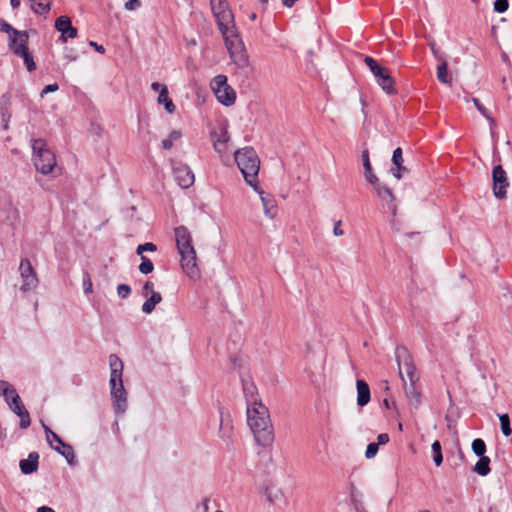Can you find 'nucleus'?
<instances>
[{
  "label": "nucleus",
  "instance_id": "obj_49",
  "mask_svg": "<svg viewBox=\"0 0 512 512\" xmlns=\"http://www.w3.org/2000/svg\"><path fill=\"white\" fill-rule=\"evenodd\" d=\"M0 30L2 32H6V33H10L12 32L13 33V30H15L10 24H8L7 22L5 21H0Z\"/></svg>",
  "mask_w": 512,
  "mask_h": 512
},
{
  "label": "nucleus",
  "instance_id": "obj_31",
  "mask_svg": "<svg viewBox=\"0 0 512 512\" xmlns=\"http://www.w3.org/2000/svg\"><path fill=\"white\" fill-rule=\"evenodd\" d=\"M490 459L487 456H481L479 461L474 466V471L481 475L486 476L490 472Z\"/></svg>",
  "mask_w": 512,
  "mask_h": 512
},
{
  "label": "nucleus",
  "instance_id": "obj_27",
  "mask_svg": "<svg viewBox=\"0 0 512 512\" xmlns=\"http://www.w3.org/2000/svg\"><path fill=\"white\" fill-rule=\"evenodd\" d=\"M361 157H362L363 166H364V169H365V178H366V180L369 183H377V179L378 178L376 177V175L372 171V166H371V163H370L368 150H364L362 152Z\"/></svg>",
  "mask_w": 512,
  "mask_h": 512
},
{
  "label": "nucleus",
  "instance_id": "obj_43",
  "mask_svg": "<svg viewBox=\"0 0 512 512\" xmlns=\"http://www.w3.org/2000/svg\"><path fill=\"white\" fill-rule=\"evenodd\" d=\"M378 449H379L378 444H376V443L368 444L366 452H365L366 458H368V459L373 458L377 454Z\"/></svg>",
  "mask_w": 512,
  "mask_h": 512
},
{
  "label": "nucleus",
  "instance_id": "obj_37",
  "mask_svg": "<svg viewBox=\"0 0 512 512\" xmlns=\"http://www.w3.org/2000/svg\"><path fill=\"white\" fill-rule=\"evenodd\" d=\"M471 447H472L473 452L477 456H479V457L485 456L484 454L486 452V444L482 439L477 438V439L473 440Z\"/></svg>",
  "mask_w": 512,
  "mask_h": 512
},
{
  "label": "nucleus",
  "instance_id": "obj_10",
  "mask_svg": "<svg viewBox=\"0 0 512 512\" xmlns=\"http://www.w3.org/2000/svg\"><path fill=\"white\" fill-rule=\"evenodd\" d=\"M172 168L174 179L181 188H189L194 183V174L189 166L183 163H174Z\"/></svg>",
  "mask_w": 512,
  "mask_h": 512
},
{
  "label": "nucleus",
  "instance_id": "obj_11",
  "mask_svg": "<svg viewBox=\"0 0 512 512\" xmlns=\"http://www.w3.org/2000/svg\"><path fill=\"white\" fill-rule=\"evenodd\" d=\"M110 395L116 413H124L127 408V392L123 383L110 386Z\"/></svg>",
  "mask_w": 512,
  "mask_h": 512
},
{
  "label": "nucleus",
  "instance_id": "obj_34",
  "mask_svg": "<svg viewBox=\"0 0 512 512\" xmlns=\"http://www.w3.org/2000/svg\"><path fill=\"white\" fill-rule=\"evenodd\" d=\"M437 78L441 83L448 84L451 82L448 73V65L446 61H443L440 65L437 66Z\"/></svg>",
  "mask_w": 512,
  "mask_h": 512
},
{
  "label": "nucleus",
  "instance_id": "obj_40",
  "mask_svg": "<svg viewBox=\"0 0 512 512\" xmlns=\"http://www.w3.org/2000/svg\"><path fill=\"white\" fill-rule=\"evenodd\" d=\"M21 52V55H19L20 57L23 58L24 60V63L28 69V71H33L35 70L36 66H35V63L33 61V57L32 55L29 53V51H24L22 48L21 50L19 51Z\"/></svg>",
  "mask_w": 512,
  "mask_h": 512
},
{
  "label": "nucleus",
  "instance_id": "obj_7",
  "mask_svg": "<svg viewBox=\"0 0 512 512\" xmlns=\"http://www.w3.org/2000/svg\"><path fill=\"white\" fill-rule=\"evenodd\" d=\"M210 87L221 104L231 106L235 103L236 93L228 84L225 75L219 74L215 76L210 83Z\"/></svg>",
  "mask_w": 512,
  "mask_h": 512
},
{
  "label": "nucleus",
  "instance_id": "obj_42",
  "mask_svg": "<svg viewBox=\"0 0 512 512\" xmlns=\"http://www.w3.org/2000/svg\"><path fill=\"white\" fill-rule=\"evenodd\" d=\"M157 247L155 244L151 243V242H147L145 244H140L138 247H137V254L139 255H142L143 252L145 251H150V252H154L156 251Z\"/></svg>",
  "mask_w": 512,
  "mask_h": 512
},
{
  "label": "nucleus",
  "instance_id": "obj_26",
  "mask_svg": "<svg viewBox=\"0 0 512 512\" xmlns=\"http://www.w3.org/2000/svg\"><path fill=\"white\" fill-rule=\"evenodd\" d=\"M377 82L386 93H388V94L396 93V90L394 87V80L389 75L387 70L384 71V73L379 78H377Z\"/></svg>",
  "mask_w": 512,
  "mask_h": 512
},
{
  "label": "nucleus",
  "instance_id": "obj_2",
  "mask_svg": "<svg viewBox=\"0 0 512 512\" xmlns=\"http://www.w3.org/2000/svg\"><path fill=\"white\" fill-rule=\"evenodd\" d=\"M247 422L259 446H271L274 441V428L269 411L260 402H254L247 408Z\"/></svg>",
  "mask_w": 512,
  "mask_h": 512
},
{
  "label": "nucleus",
  "instance_id": "obj_59",
  "mask_svg": "<svg viewBox=\"0 0 512 512\" xmlns=\"http://www.w3.org/2000/svg\"><path fill=\"white\" fill-rule=\"evenodd\" d=\"M256 18H257L256 13H251V14L249 15V19H250L251 21H255V20H256Z\"/></svg>",
  "mask_w": 512,
  "mask_h": 512
},
{
  "label": "nucleus",
  "instance_id": "obj_44",
  "mask_svg": "<svg viewBox=\"0 0 512 512\" xmlns=\"http://www.w3.org/2000/svg\"><path fill=\"white\" fill-rule=\"evenodd\" d=\"M83 288L86 294L92 293V281L88 273H84Z\"/></svg>",
  "mask_w": 512,
  "mask_h": 512
},
{
  "label": "nucleus",
  "instance_id": "obj_46",
  "mask_svg": "<svg viewBox=\"0 0 512 512\" xmlns=\"http://www.w3.org/2000/svg\"><path fill=\"white\" fill-rule=\"evenodd\" d=\"M141 6V2L139 0H127L124 7L126 10L133 11L138 9Z\"/></svg>",
  "mask_w": 512,
  "mask_h": 512
},
{
  "label": "nucleus",
  "instance_id": "obj_54",
  "mask_svg": "<svg viewBox=\"0 0 512 512\" xmlns=\"http://www.w3.org/2000/svg\"><path fill=\"white\" fill-rule=\"evenodd\" d=\"M333 233L335 236H342L344 234V230L341 226H334Z\"/></svg>",
  "mask_w": 512,
  "mask_h": 512
},
{
  "label": "nucleus",
  "instance_id": "obj_4",
  "mask_svg": "<svg viewBox=\"0 0 512 512\" xmlns=\"http://www.w3.org/2000/svg\"><path fill=\"white\" fill-rule=\"evenodd\" d=\"M234 157L245 182L254 190H258V173L260 168V160L255 150L251 147H245L237 150L234 153Z\"/></svg>",
  "mask_w": 512,
  "mask_h": 512
},
{
  "label": "nucleus",
  "instance_id": "obj_32",
  "mask_svg": "<svg viewBox=\"0 0 512 512\" xmlns=\"http://www.w3.org/2000/svg\"><path fill=\"white\" fill-rule=\"evenodd\" d=\"M181 137V131L173 130L172 132H170L168 137L161 142V147L165 150H170L174 146V143L180 140Z\"/></svg>",
  "mask_w": 512,
  "mask_h": 512
},
{
  "label": "nucleus",
  "instance_id": "obj_12",
  "mask_svg": "<svg viewBox=\"0 0 512 512\" xmlns=\"http://www.w3.org/2000/svg\"><path fill=\"white\" fill-rule=\"evenodd\" d=\"M55 28L61 33L60 40L66 42L68 39L77 37V29L72 26L71 19L68 16H60L55 21Z\"/></svg>",
  "mask_w": 512,
  "mask_h": 512
},
{
  "label": "nucleus",
  "instance_id": "obj_16",
  "mask_svg": "<svg viewBox=\"0 0 512 512\" xmlns=\"http://www.w3.org/2000/svg\"><path fill=\"white\" fill-rule=\"evenodd\" d=\"M28 35L26 32H19L17 30H13V35L11 36L10 48L16 55H21V48L24 51H28L27 48Z\"/></svg>",
  "mask_w": 512,
  "mask_h": 512
},
{
  "label": "nucleus",
  "instance_id": "obj_56",
  "mask_svg": "<svg viewBox=\"0 0 512 512\" xmlns=\"http://www.w3.org/2000/svg\"><path fill=\"white\" fill-rule=\"evenodd\" d=\"M297 0H282L283 5L290 8L294 5Z\"/></svg>",
  "mask_w": 512,
  "mask_h": 512
},
{
  "label": "nucleus",
  "instance_id": "obj_64",
  "mask_svg": "<svg viewBox=\"0 0 512 512\" xmlns=\"http://www.w3.org/2000/svg\"><path fill=\"white\" fill-rule=\"evenodd\" d=\"M421 512H430V511H429V510H423V511H421Z\"/></svg>",
  "mask_w": 512,
  "mask_h": 512
},
{
  "label": "nucleus",
  "instance_id": "obj_57",
  "mask_svg": "<svg viewBox=\"0 0 512 512\" xmlns=\"http://www.w3.org/2000/svg\"><path fill=\"white\" fill-rule=\"evenodd\" d=\"M202 506H203V509L205 512H207L209 510V499L208 498H205L203 500Z\"/></svg>",
  "mask_w": 512,
  "mask_h": 512
},
{
  "label": "nucleus",
  "instance_id": "obj_18",
  "mask_svg": "<svg viewBox=\"0 0 512 512\" xmlns=\"http://www.w3.org/2000/svg\"><path fill=\"white\" fill-rule=\"evenodd\" d=\"M214 137V148L220 154H224L227 150V143L230 140V136L228 131L225 128H221L219 133L215 132L213 134Z\"/></svg>",
  "mask_w": 512,
  "mask_h": 512
},
{
  "label": "nucleus",
  "instance_id": "obj_33",
  "mask_svg": "<svg viewBox=\"0 0 512 512\" xmlns=\"http://www.w3.org/2000/svg\"><path fill=\"white\" fill-rule=\"evenodd\" d=\"M365 63L366 65L369 67L370 71L372 72V74L376 77V78H379L383 73L384 71H386L387 69L384 68V67H381L377 62L376 60H374L373 58L371 57H366L365 58Z\"/></svg>",
  "mask_w": 512,
  "mask_h": 512
},
{
  "label": "nucleus",
  "instance_id": "obj_14",
  "mask_svg": "<svg viewBox=\"0 0 512 512\" xmlns=\"http://www.w3.org/2000/svg\"><path fill=\"white\" fill-rule=\"evenodd\" d=\"M109 366H110V380L109 385L114 386L117 383H123L122 375H123V362L122 360L115 354H111L109 356Z\"/></svg>",
  "mask_w": 512,
  "mask_h": 512
},
{
  "label": "nucleus",
  "instance_id": "obj_13",
  "mask_svg": "<svg viewBox=\"0 0 512 512\" xmlns=\"http://www.w3.org/2000/svg\"><path fill=\"white\" fill-rule=\"evenodd\" d=\"M151 88L155 92H159L157 103L159 105H163L167 113L173 114L176 110V107L172 99L169 97V91L167 86L158 82H153L151 84Z\"/></svg>",
  "mask_w": 512,
  "mask_h": 512
},
{
  "label": "nucleus",
  "instance_id": "obj_22",
  "mask_svg": "<svg viewBox=\"0 0 512 512\" xmlns=\"http://www.w3.org/2000/svg\"><path fill=\"white\" fill-rule=\"evenodd\" d=\"M392 162L395 168H392L391 172L395 178L400 179L402 177V174L407 170L406 167L403 166V156L401 148H396L394 150L392 155Z\"/></svg>",
  "mask_w": 512,
  "mask_h": 512
},
{
  "label": "nucleus",
  "instance_id": "obj_8",
  "mask_svg": "<svg viewBox=\"0 0 512 512\" xmlns=\"http://www.w3.org/2000/svg\"><path fill=\"white\" fill-rule=\"evenodd\" d=\"M20 277L22 279V285L20 290L27 292L33 290L38 285V278L31 262L28 259H22L19 266Z\"/></svg>",
  "mask_w": 512,
  "mask_h": 512
},
{
  "label": "nucleus",
  "instance_id": "obj_21",
  "mask_svg": "<svg viewBox=\"0 0 512 512\" xmlns=\"http://www.w3.org/2000/svg\"><path fill=\"white\" fill-rule=\"evenodd\" d=\"M0 395L4 397L6 403L17 402L20 399L16 389L7 381L0 380Z\"/></svg>",
  "mask_w": 512,
  "mask_h": 512
},
{
  "label": "nucleus",
  "instance_id": "obj_1",
  "mask_svg": "<svg viewBox=\"0 0 512 512\" xmlns=\"http://www.w3.org/2000/svg\"><path fill=\"white\" fill-rule=\"evenodd\" d=\"M211 9L232 62L239 69L249 66V56L237 31L234 15L225 0H210Z\"/></svg>",
  "mask_w": 512,
  "mask_h": 512
},
{
  "label": "nucleus",
  "instance_id": "obj_35",
  "mask_svg": "<svg viewBox=\"0 0 512 512\" xmlns=\"http://www.w3.org/2000/svg\"><path fill=\"white\" fill-rule=\"evenodd\" d=\"M432 451H433V460L436 466H440L443 461L442 456V450H441V444L438 440L434 441L432 444Z\"/></svg>",
  "mask_w": 512,
  "mask_h": 512
},
{
  "label": "nucleus",
  "instance_id": "obj_52",
  "mask_svg": "<svg viewBox=\"0 0 512 512\" xmlns=\"http://www.w3.org/2000/svg\"><path fill=\"white\" fill-rule=\"evenodd\" d=\"M89 45L91 47H93L97 52L101 53V54H104L105 53V48L102 46V45H99L98 43L94 42V41H90L89 42Z\"/></svg>",
  "mask_w": 512,
  "mask_h": 512
},
{
  "label": "nucleus",
  "instance_id": "obj_25",
  "mask_svg": "<svg viewBox=\"0 0 512 512\" xmlns=\"http://www.w3.org/2000/svg\"><path fill=\"white\" fill-rule=\"evenodd\" d=\"M29 2L33 12L39 15H45L51 9L52 0H29Z\"/></svg>",
  "mask_w": 512,
  "mask_h": 512
},
{
  "label": "nucleus",
  "instance_id": "obj_28",
  "mask_svg": "<svg viewBox=\"0 0 512 512\" xmlns=\"http://www.w3.org/2000/svg\"><path fill=\"white\" fill-rule=\"evenodd\" d=\"M266 499L270 504H276L283 499V492L276 486H267L265 489Z\"/></svg>",
  "mask_w": 512,
  "mask_h": 512
},
{
  "label": "nucleus",
  "instance_id": "obj_6",
  "mask_svg": "<svg viewBox=\"0 0 512 512\" xmlns=\"http://www.w3.org/2000/svg\"><path fill=\"white\" fill-rule=\"evenodd\" d=\"M396 359L398 363L399 376L404 383H417L419 380V376L416 371L415 364L413 362L412 356L407 351V349L401 347L396 350Z\"/></svg>",
  "mask_w": 512,
  "mask_h": 512
},
{
  "label": "nucleus",
  "instance_id": "obj_60",
  "mask_svg": "<svg viewBox=\"0 0 512 512\" xmlns=\"http://www.w3.org/2000/svg\"><path fill=\"white\" fill-rule=\"evenodd\" d=\"M66 57L69 59V61H75L77 59L75 56L72 55H67Z\"/></svg>",
  "mask_w": 512,
  "mask_h": 512
},
{
  "label": "nucleus",
  "instance_id": "obj_17",
  "mask_svg": "<svg viewBox=\"0 0 512 512\" xmlns=\"http://www.w3.org/2000/svg\"><path fill=\"white\" fill-rule=\"evenodd\" d=\"M9 407L16 415L20 417V427L22 429L28 428L31 424L30 415L23 405L21 399H18L17 402L9 403Z\"/></svg>",
  "mask_w": 512,
  "mask_h": 512
},
{
  "label": "nucleus",
  "instance_id": "obj_45",
  "mask_svg": "<svg viewBox=\"0 0 512 512\" xmlns=\"http://www.w3.org/2000/svg\"><path fill=\"white\" fill-rule=\"evenodd\" d=\"M131 292V289L128 285L126 284H120L118 287H117V293L119 295V297L121 298H126L128 297V295L130 294Z\"/></svg>",
  "mask_w": 512,
  "mask_h": 512
},
{
  "label": "nucleus",
  "instance_id": "obj_58",
  "mask_svg": "<svg viewBox=\"0 0 512 512\" xmlns=\"http://www.w3.org/2000/svg\"><path fill=\"white\" fill-rule=\"evenodd\" d=\"M11 6L17 8L20 5V0H10Z\"/></svg>",
  "mask_w": 512,
  "mask_h": 512
},
{
  "label": "nucleus",
  "instance_id": "obj_63",
  "mask_svg": "<svg viewBox=\"0 0 512 512\" xmlns=\"http://www.w3.org/2000/svg\"><path fill=\"white\" fill-rule=\"evenodd\" d=\"M260 1H261V3L264 5V4H266V3H267V1H268V0H260Z\"/></svg>",
  "mask_w": 512,
  "mask_h": 512
},
{
  "label": "nucleus",
  "instance_id": "obj_3",
  "mask_svg": "<svg viewBox=\"0 0 512 512\" xmlns=\"http://www.w3.org/2000/svg\"><path fill=\"white\" fill-rule=\"evenodd\" d=\"M177 249L181 257V267L190 278H196L199 270L196 264V251L192 245V236L186 226L175 228Z\"/></svg>",
  "mask_w": 512,
  "mask_h": 512
},
{
  "label": "nucleus",
  "instance_id": "obj_41",
  "mask_svg": "<svg viewBox=\"0 0 512 512\" xmlns=\"http://www.w3.org/2000/svg\"><path fill=\"white\" fill-rule=\"evenodd\" d=\"M493 7L497 13H504L508 10L509 1L508 0H495L493 3Z\"/></svg>",
  "mask_w": 512,
  "mask_h": 512
},
{
  "label": "nucleus",
  "instance_id": "obj_39",
  "mask_svg": "<svg viewBox=\"0 0 512 512\" xmlns=\"http://www.w3.org/2000/svg\"><path fill=\"white\" fill-rule=\"evenodd\" d=\"M473 103L477 110L490 122L491 125L495 123L494 119L491 117L488 110L485 108V106L479 101L477 98H473Z\"/></svg>",
  "mask_w": 512,
  "mask_h": 512
},
{
  "label": "nucleus",
  "instance_id": "obj_61",
  "mask_svg": "<svg viewBox=\"0 0 512 512\" xmlns=\"http://www.w3.org/2000/svg\"><path fill=\"white\" fill-rule=\"evenodd\" d=\"M489 512H498V510L496 508H490Z\"/></svg>",
  "mask_w": 512,
  "mask_h": 512
},
{
  "label": "nucleus",
  "instance_id": "obj_23",
  "mask_svg": "<svg viewBox=\"0 0 512 512\" xmlns=\"http://www.w3.org/2000/svg\"><path fill=\"white\" fill-rule=\"evenodd\" d=\"M38 459L39 455L36 452H32L29 454L27 459L20 461V469L24 474H30L37 470L38 468Z\"/></svg>",
  "mask_w": 512,
  "mask_h": 512
},
{
  "label": "nucleus",
  "instance_id": "obj_29",
  "mask_svg": "<svg viewBox=\"0 0 512 512\" xmlns=\"http://www.w3.org/2000/svg\"><path fill=\"white\" fill-rule=\"evenodd\" d=\"M162 300V296L158 292H153L151 296L144 302L142 305V311L146 314H150L155 306L160 303Z\"/></svg>",
  "mask_w": 512,
  "mask_h": 512
},
{
  "label": "nucleus",
  "instance_id": "obj_30",
  "mask_svg": "<svg viewBox=\"0 0 512 512\" xmlns=\"http://www.w3.org/2000/svg\"><path fill=\"white\" fill-rule=\"evenodd\" d=\"M54 450H56L58 453H60L65 459L68 461L69 464H72L74 461V451L71 445L63 443L59 446H51Z\"/></svg>",
  "mask_w": 512,
  "mask_h": 512
},
{
  "label": "nucleus",
  "instance_id": "obj_48",
  "mask_svg": "<svg viewBox=\"0 0 512 512\" xmlns=\"http://www.w3.org/2000/svg\"><path fill=\"white\" fill-rule=\"evenodd\" d=\"M154 291V284L150 281H147L143 286V295L147 296L149 293L153 294Z\"/></svg>",
  "mask_w": 512,
  "mask_h": 512
},
{
  "label": "nucleus",
  "instance_id": "obj_36",
  "mask_svg": "<svg viewBox=\"0 0 512 512\" xmlns=\"http://www.w3.org/2000/svg\"><path fill=\"white\" fill-rule=\"evenodd\" d=\"M499 420H500V425H501L502 433L506 437L510 436L511 433H512V429L510 427L509 415L508 414H502V415L499 416Z\"/></svg>",
  "mask_w": 512,
  "mask_h": 512
},
{
  "label": "nucleus",
  "instance_id": "obj_19",
  "mask_svg": "<svg viewBox=\"0 0 512 512\" xmlns=\"http://www.w3.org/2000/svg\"><path fill=\"white\" fill-rule=\"evenodd\" d=\"M416 383H407L404 381L403 388L408 401L415 408H419L421 405V393L416 389Z\"/></svg>",
  "mask_w": 512,
  "mask_h": 512
},
{
  "label": "nucleus",
  "instance_id": "obj_5",
  "mask_svg": "<svg viewBox=\"0 0 512 512\" xmlns=\"http://www.w3.org/2000/svg\"><path fill=\"white\" fill-rule=\"evenodd\" d=\"M32 148L34 151L33 161L36 169L42 174L52 172L56 165L55 155L47 148L43 139L33 140Z\"/></svg>",
  "mask_w": 512,
  "mask_h": 512
},
{
  "label": "nucleus",
  "instance_id": "obj_53",
  "mask_svg": "<svg viewBox=\"0 0 512 512\" xmlns=\"http://www.w3.org/2000/svg\"><path fill=\"white\" fill-rule=\"evenodd\" d=\"M50 438H51V441H52V442H53V441H55V442L58 444L57 446L62 445V444L64 443V442L62 441V439H61V438H60L56 433H54V432H53V434L50 436Z\"/></svg>",
  "mask_w": 512,
  "mask_h": 512
},
{
  "label": "nucleus",
  "instance_id": "obj_55",
  "mask_svg": "<svg viewBox=\"0 0 512 512\" xmlns=\"http://www.w3.org/2000/svg\"><path fill=\"white\" fill-rule=\"evenodd\" d=\"M37 512H55L52 508L47 506L39 507Z\"/></svg>",
  "mask_w": 512,
  "mask_h": 512
},
{
  "label": "nucleus",
  "instance_id": "obj_50",
  "mask_svg": "<svg viewBox=\"0 0 512 512\" xmlns=\"http://www.w3.org/2000/svg\"><path fill=\"white\" fill-rule=\"evenodd\" d=\"M378 442L376 444L384 445L389 442V435L387 433H381L377 437Z\"/></svg>",
  "mask_w": 512,
  "mask_h": 512
},
{
  "label": "nucleus",
  "instance_id": "obj_62",
  "mask_svg": "<svg viewBox=\"0 0 512 512\" xmlns=\"http://www.w3.org/2000/svg\"><path fill=\"white\" fill-rule=\"evenodd\" d=\"M398 429H399L400 431H402V430H403L402 423H399V424H398Z\"/></svg>",
  "mask_w": 512,
  "mask_h": 512
},
{
  "label": "nucleus",
  "instance_id": "obj_15",
  "mask_svg": "<svg viewBox=\"0 0 512 512\" xmlns=\"http://www.w3.org/2000/svg\"><path fill=\"white\" fill-rule=\"evenodd\" d=\"M254 191L257 192L260 196L265 215L269 219H273L278 212V207H277V204H276V201L274 200V198L271 195L266 194L261 189L260 186H259L258 190H254Z\"/></svg>",
  "mask_w": 512,
  "mask_h": 512
},
{
  "label": "nucleus",
  "instance_id": "obj_38",
  "mask_svg": "<svg viewBox=\"0 0 512 512\" xmlns=\"http://www.w3.org/2000/svg\"><path fill=\"white\" fill-rule=\"evenodd\" d=\"M153 270H154V265H153L152 261L149 258L142 256L141 263L139 265V271L142 274H149Z\"/></svg>",
  "mask_w": 512,
  "mask_h": 512
},
{
  "label": "nucleus",
  "instance_id": "obj_20",
  "mask_svg": "<svg viewBox=\"0 0 512 512\" xmlns=\"http://www.w3.org/2000/svg\"><path fill=\"white\" fill-rule=\"evenodd\" d=\"M356 389H357V404L359 406H365L370 401V388L368 384L361 379L356 381Z\"/></svg>",
  "mask_w": 512,
  "mask_h": 512
},
{
  "label": "nucleus",
  "instance_id": "obj_24",
  "mask_svg": "<svg viewBox=\"0 0 512 512\" xmlns=\"http://www.w3.org/2000/svg\"><path fill=\"white\" fill-rule=\"evenodd\" d=\"M374 185V190L377 193L378 197L386 204H390L394 201V195L389 187L384 184H381L378 180L377 183H372Z\"/></svg>",
  "mask_w": 512,
  "mask_h": 512
},
{
  "label": "nucleus",
  "instance_id": "obj_51",
  "mask_svg": "<svg viewBox=\"0 0 512 512\" xmlns=\"http://www.w3.org/2000/svg\"><path fill=\"white\" fill-rule=\"evenodd\" d=\"M42 426H43V429H44L45 434H46L47 442L50 444V446H52V441H51L50 436L53 434V431L47 425H45L44 423H42Z\"/></svg>",
  "mask_w": 512,
  "mask_h": 512
},
{
  "label": "nucleus",
  "instance_id": "obj_47",
  "mask_svg": "<svg viewBox=\"0 0 512 512\" xmlns=\"http://www.w3.org/2000/svg\"><path fill=\"white\" fill-rule=\"evenodd\" d=\"M59 89V86L57 83L49 84L44 87V89L41 91V97H44L45 94H48L50 92H55Z\"/></svg>",
  "mask_w": 512,
  "mask_h": 512
},
{
  "label": "nucleus",
  "instance_id": "obj_9",
  "mask_svg": "<svg viewBox=\"0 0 512 512\" xmlns=\"http://www.w3.org/2000/svg\"><path fill=\"white\" fill-rule=\"evenodd\" d=\"M493 193L496 198L504 199L509 186L507 174L501 165H497L492 171Z\"/></svg>",
  "mask_w": 512,
  "mask_h": 512
}]
</instances>
